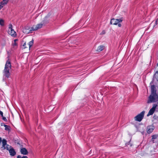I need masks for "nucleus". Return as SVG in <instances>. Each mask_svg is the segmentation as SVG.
I'll list each match as a JSON object with an SVG mask.
<instances>
[{"label":"nucleus","instance_id":"nucleus-1","mask_svg":"<svg viewBox=\"0 0 158 158\" xmlns=\"http://www.w3.org/2000/svg\"><path fill=\"white\" fill-rule=\"evenodd\" d=\"M7 141L5 139H2V148L3 149H6L9 151L10 155L14 156L16 154V152L14 148L10 146L7 143Z\"/></svg>","mask_w":158,"mask_h":158},{"label":"nucleus","instance_id":"nucleus-11","mask_svg":"<svg viewBox=\"0 0 158 158\" xmlns=\"http://www.w3.org/2000/svg\"><path fill=\"white\" fill-rule=\"evenodd\" d=\"M20 152L22 154L26 155L27 154L28 152L25 148H22L20 150Z\"/></svg>","mask_w":158,"mask_h":158},{"label":"nucleus","instance_id":"nucleus-21","mask_svg":"<svg viewBox=\"0 0 158 158\" xmlns=\"http://www.w3.org/2000/svg\"><path fill=\"white\" fill-rule=\"evenodd\" d=\"M2 117V119L5 121H6V122L7 121V120L6 119V118L5 117H4L3 116Z\"/></svg>","mask_w":158,"mask_h":158},{"label":"nucleus","instance_id":"nucleus-6","mask_svg":"<svg viewBox=\"0 0 158 158\" xmlns=\"http://www.w3.org/2000/svg\"><path fill=\"white\" fill-rule=\"evenodd\" d=\"M123 20V19L122 18L117 19H111L110 23L111 24L116 25H117L118 23L121 22Z\"/></svg>","mask_w":158,"mask_h":158},{"label":"nucleus","instance_id":"nucleus-17","mask_svg":"<svg viewBox=\"0 0 158 158\" xmlns=\"http://www.w3.org/2000/svg\"><path fill=\"white\" fill-rule=\"evenodd\" d=\"M33 44V40H32L31 41H30L28 44L29 46V48H30Z\"/></svg>","mask_w":158,"mask_h":158},{"label":"nucleus","instance_id":"nucleus-15","mask_svg":"<svg viewBox=\"0 0 158 158\" xmlns=\"http://www.w3.org/2000/svg\"><path fill=\"white\" fill-rule=\"evenodd\" d=\"M8 1L9 0H3L1 2L5 6L7 3Z\"/></svg>","mask_w":158,"mask_h":158},{"label":"nucleus","instance_id":"nucleus-24","mask_svg":"<svg viewBox=\"0 0 158 158\" xmlns=\"http://www.w3.org/2000/svg\"><path fill=\"white\" fill-rule=\"evenodd\" d=\"M0 114L1 115L2 117L3 116V113L2 112L1 110H0Z\"/></svg>","mask_w":158,"mask_h":158},{"label":"nucleus","instance_id":"nucleus-28","mask_svg":"<svg viewBox=\"0 0 158 158\" xmlns=\"http://www.w3.org/2000/svg\"><path fill=\"white\" fill-rule=\"evenodd\" d=\"M1 126H4V125H5V124L3 123H1Z\"/></svg>","mask_w":158,"mask_h":158},{"label":"nucleus","instance_id":"nucleus-7","mask_svg":"<svg viewBox=\"0 0 158 158\" xmlns=\"http://www.w3.org/2000/svg\"><path fill=\"white\" fill-rule=\"evenodd\" d=\"M157 106V104H154L153 105L152 108L149 111L148 114H147V116H149V115H152L154 113V112L155 109Z\"/></svg>","mask_w":158,"mask_h":158},{"label":"nucleus","instance_id":"nucleus-14","mask_svg":"<svg viewBox=\"0 0 158 158\" xmlns=\"http://www.w3.org/2000/svg\"><path fill=\"white\" fill-rule=\"evenodd\" d=\"M18 41L17 39H15L14 40V42L12 44V45L13 47L16 46L17 45V43L16 42Z\"/></svg>","mask_w":158,"mask_h":158},{"label":"nucleus","instance_id":"nucleus-12","mask_svg":"<svg viewBox=\"0 0 158 158\" xmlns=\"http://www.w3.org/2000/svg\"><path fill=\"white\" fill-rule=\"evenodd\" d=\"M151 93H156V91L155 89L154 85H152L151 86Z\"/></svg>","mask_w":158,"mask_h":158},{"label":"nucleus","instance_id":"nucleus-5","mask_svg":"<svg viewBox=\"0 0 158 158\" xmlns=\"http://www.w3.org/2000/svg\"><path fill=\"white\" fill-rule=\"evenodd\" d=\"M8 33L11 36H15L16 35V33L13 29V26L11 24L9 25Z\"/></svg>","mask_w":158,"mask_h":158},{"label":"nucleus","instance_id":"nucleus-4","mask_svg":"<svg viewBox=\"0 0 158 158\" xmlns=\"http://www.w3.org/2000/svg\"><path fill=\"white\" fill-rule=\"evenodd\" d=\"M145 112V111H143L135 117L134 118L135 120L138 122H140L144 117Z\"/></svg>","mask_w":158,"mask_h":158},{"label":"nucleus","instance_id":"nucleus-10","mask_svg":"<svg viewBox=\"0 0 158 158\" xmlns=\"http://www.w3.org/2000/svg\"><path fill=\"white\" fill-rule=\"evenodd\" d=\"M31 27L29 28H25L23 30V32L26 34H28L29 33H31V31H33L31 30Z\"/></svg>","mask_w":158,"mask_h":158},{"label":"nucleus","instance_id":"nucleus-25","mask_svg":"<svg viewBox=\"0 0 158 158\" xmlns=\"http://www.w3.org/2000/svg\"><path fill=\"white\" fill-rule=\"evenodd\" d=\"M26 44L25 43L23 45V47L24 48H26Z\"/></svg>","mask_w":158,"mask_h":158},{"label":"nucleus","instance_id":"nucleus-19","mask_svg":"<svg viewBox=\"0 0 158 158\" xmlns=\"http://www.w3.org/2000/svg\"><path fill=\"white\" fill-rule=\"evenodd\" d=\"M4 127H5V129L6 130L8 131L10 130L9 129V127L6 125H4Z\"/></svg>","mask_w":158,"mask_h":158},{"label":"nucleus","instance_id":"nucleus-20","mask_svg":"<svg viewBox=\"0 0 158 158\" xmlns=\"http://www.w3.org/2000/svg\"><path fill=\"white\" fill-rule=\"evenodd\" d=\"M17 158H28L27 156H23L22 157H21V156L20 155H18Z\"/></svg>","mask_w":158,"mask_h":158},{"label":"nucleus","instance_id":"nucleus-22","mask_svg":"<svg viewBox=\"0 0 158 158\" xmlns=\"http://www.w3.org/2000/svg\"><path fill=\"white\" fill-rule=\"evenodd\" d=\"M4 6L1 2L0 3V10H1Z\"/></svg>","mask_w":158,"mask_h":158},{"label":"nucleus","instance_id":"nucleus-2","mask_svg":"<svg viewBox=\"0 0 158 158\" xmlns=\"http://www.w3.org/2000/svg\"><path fill=\"white\" fill-rule=\"evenodd\" d=\"M11 66L10 61L8 60L6 63L3 72L4 75L7 78L10 77V74L9 70L11 69Z\"/></svg>","mask_w":158,"mask_h":158},{"label":"nucleus","instance_id":"nucleus-8","mask_svg":"<svg viewBox=\"0 0 158 158\" xmlns=\"http://www.w3.org/2000/svg\"><path fill=\"white\" fill-rule=\"evenodd\" d=\"M43 25V24L39 23L36 25H34L31 27V30L36 31L41 28Z\"/></svg>","mask_w":158,"mask_h":158},{"label":"nucleus","instance_id":"nucleus-18","mask_svg":"<svg viewBox=\"0 0 158 158\" xmlns=\"http://www.w3.org/2000/svg\"><path fill=\"white\" fill-rule=\"evenodd\" d=\"M4 20L2 19H0V25L1 26H3L4 25Z\"/></svg>","mask_w":158,"mask_h":158},{"label":"nucleus","instance_id":"nucleus-13","mask_svg":"<svg viewBox=\"0 0 158 158\" xmlns=\"http://www.w3.org/2000/svg\"><path fill=\"white\" fill-rule=\"evenodd\" d=\"M104 49V46L102 45H101L98 47L97 51L98 52H100L102 51Z\"/></svg>","mask_w":158,"mask_h":158},{"label":"nucleus","instance_id":"nucleus-30","mask_svg":"<svg viewBox=\"0 0 158 158\" xmlns=\"http://www.w3.org/2000/svg\"><path fill=\"white\" fill-rule=\"evenodd\" d=\"M152 83V82H151V83H150V84H151V83Z\"/></svg>","mask_w":158,"mask_h":158},{"label":"nucleus","instance_id":"nucleus-32","mask_svg":"<svg viewBox=\"0 0 158 158\" xmlns=\"http://www.w3.org/2000/svg\"><path fill=\"white\" fill-rule=\"evenodd\" d=\"M152 83V82H151V83H150V84H151V83Z\"/></svg>","mask_w":158,"mask_h":158},{"label":"nucleus","instance_id":"nucleus-26","mask_svg":"<svg viewBox=\"0 0 158 158\" xmlns=\"http://www.w3.org/2000/svg\"><path fill=\"white\" fill-rule=\"evenodd\" d=\"M118 26L119 27H121L122 26L121 24L120 23H118Z\"/></svg>","mask_w":158,"mask_h":158},{"label":"nucleus","instance_id":"nucleus-9","mask_svg":"<svg viewBox=\"0 0 158 158\" xmlns=\"http://www.w3.org/2000/svg\"><path fill=\"white\" fill-rule=\"evenodd\" d=\"M154 130V127L152 126H148L147 128V132L150 134L152 133Z\"/></svg>","mask_w":158,"mask_h":158},{"label":"nucleus","instance_id":"nucleus-16","mask_svg":"<svg viewBox=\"0 0 158 158\" xmlns=\"http://www.w3.org/2000/svg\"><path fill=\"white\" fill-rule=\"evenodd\" d=\"M158 136V135H154L152 136V142L153 143L155 142L154 139H156L157 137Z\"/></svg>","mask_w":158,"mask_h":158},{"label":"nucleus","instance_id":"nucleus-23","mask_svg":"<svg viewBox=\"0 0 158 158\" xmlns=\"http://www.w3.org/2000/svg\"><path fill=\"white\" fill-rule=\"evenodd\" d=\"M106 32L105 31L103 30L102 31V32L100 33V35H102L105 34Z\"/></svg>","mask_w":158,"mask_h":158},{"label":"nucleus","instance_id":"nucleus-31","mask_svg":"<svg viewBox=\"0 0 158 158\" xmlns=\"http://www.w3.org/2000/svg\"><path fill=\"white\" fill-rule=\"evenodd\" d=\"M152 83V82H151V83H150V84H151V83Z\"/></svg>","mask_w":158,"mask_h":158},{"label":"nucleus","instance_id":"nucleus-27","mask_svg":"<svg viewBox=\"0 0 158 158\" xmlns=\"http://www.w3.org/2000/svg\"><path fill=\"white\" fill-rule=\"evenodd\" d=\"M2 138L1 137H0V143H1L2 142Z\"/></svg>","mask_w":158,"mask_h":158},{"label":"nucleus","instance_id":"nucleus-29","mask_svg":"<svg viewBox=\"0 0 158 158\" xmlns=\"http://www.w3.org/2000/svg\"><path fill=\"white\" fill-rule=\"evenodd\" d=\"M156 24H157V23H157V21H156Z\"/></svg>","mask_w":158,"mask_h":158},{"label":"nucleus","instance_id":"nucleus-3","mask_svg":"<svg viewBox=\"0 0 158 158\" xmlns=\"http://www.w3.org/2000/svg\"><path fill=\"white\" fill-rule=\"evenodd\" d=\"M158 101V95L156 93H151L149 97L148 103L156 102Z\"/></svg>","mask_w":158,"mask_h":158}]
</instances>
